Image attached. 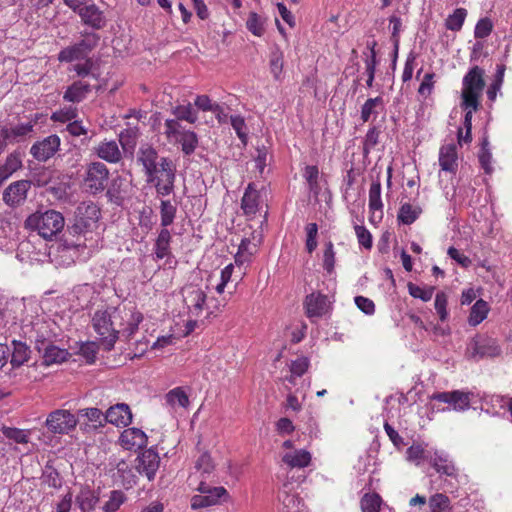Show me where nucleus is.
Wrapping results in <instances>:
<instances>
[{
    "instance_id": "32",
    "label": "nucleus",
    "mask_w": 512,
    "mask_h": 512,
    "mask_svg": "<svg viewBox=\"0 0 512 512\" xmlns=\"http://www.w3.org/2000/svg\"><path fill=\"white\" fill-rule=\"evenodd\" d=\"M490 307L483 299L477 300L471 308L470 315L468 317V323L470 326H477L483 320L486 319L489 313Z\"/></svg>"
},
{
    "instance_id": "64",
    "label": "nucleus",
    "mask_w": 512,
    "mask_h": 512,
    "mask_svg": "<svg viewBox=\"0 0 512 512\" xmlns=\"http://www.w3.org/2000/svg\"><path fill=\"white\" fill-rule=\"evenodd\" d=\"M354 228L359 244L366 249H370L372 247L371 233L365 228V226H354Z\"/></svg>"
},
{
    "instance_id": "34",
    "label": "nucleus",
    "mask_w": 512,
    "mask_h": 512,
    "mask_svg": "<svg viewBox=\"0 0 512 512\" xmlns=\"http://www.w3.org/2000/svg\"><path fill=\"white\" fill-rule=\"evenodd\" d=\"M253 241L256 242L252 243V241L249 238L242 239L239 245L238 253L235 256L236 263H242L243 260H247V257L253 255L256 252V248L261 241V232L258 235V239H256L255 236L253 237Z\"/></svg>"
},
{
    "instance_id": "44",
    "label": "nucleus",
    "mask_w": 512,
    "mask_h": 512,
    "mask_svg": "<svg viewBox=\"0 0 512 512\" xmlns=\"http://www.w3.org/2000/svg\"><path fill=\"white\" fill-rule=\"evenodd\" d=\"M429 507L431 512H451L449 498L441 493L435 494L429 499Z\"/></svg>"
},
{
    "instance_id": "56",
    "label": "nucleus",
    "mask_w": 512,
    "mask_h": 512,
    "mask_svg": "<svg viewBox=\"0 0 512 512\" xmlns=\"http://www.w3.org/2000/svg\"><path fill=\"white\" fill-rule=\"evenodd\" d=\"M246 27L255 36H262L264 33L263 22L255 12H251L249 14Z\"/></svg>"
},
{
    "instance_id": "42",
    "label": "nucleus",
    "mask_w": 512,
    "mask_h": 512,
    "mask_svg": "<svg viewBox=\"0 0 512 512\" xmlns=\"http://www.w3.org/2000/svg\"><path fill=\"white\" fill-rule=\"evenodd\" d=\"M381 504L382 499L376 493H367L360 501L362 512H379Z\"/></svg>"
},
{
    "instance_id": "51",
    "label": "nucleus",
    "mask_w": 512,
    "mask_h": 512,
    "mask_svg": "<svg viewBox=\"0 0 512 512\" xmlns=\"http://www.w3.org/2000/svg\"><path fill=\"white\" fill-rule=\"evenodd\" d=\"M43 483L52 488H60L62 486V480L58 471L52 466H46L43 475Z\"/></svg>"
},
{
    "instance_id": "59",
    "label": "nucleus",
    "mask_w": 512,
    "mask_h": 512,
    "mask_svg": "<svg viewBox=\"0 0 512 512\" xmlns=\"http://www.w3.org/2000/svg\"><path fill=\"white\" fill-rule=\"evenodd\" d=\"M195 468L202 474H210L214 470V464L211 456L208 453H203L199 456L195 463Z\"/></svg>"
},
{
    "instance_id": "25",
    "label": "nucleus",
    "mask_w": 512,
    "mask_h": 512,
    "mask_svg": "<svg viewBox=\"0 0 512 512\" xmlns=\"http://www.w3.org/2000/svg\"><path fill=\"white\" fill-rule=\"evenodd\" d=\"M78 224L96 223L100 218V209L93 202H82L75 211Z\"/></svg>"
},
{
    "instance_id": "16",
    "label": "nucleus",
    "mask_w": 512,
    "mask_h": 512,
    "mask_svg": "<svg viewBox=\"0 0 512 512\" xmlns=\"http://www.w3.org/2000/svg\"><path fill=\"white\" fill-rule=\"evenodd\" d=\"M64 221L61 212L41 206L28 216L24 224H64Z\"/></svg>"
},
{
    "instance_id": "58",
    "label": "nucleus",
    "mask_w": 512,
    "mask_h": 512,
    "mask_svg": "<svg viewBox=\"0 0 512 512\" xmlns=\"http://www.w3.org/2000/svg\"><path fill=\"white\" fill-rule=\"evenodd\" d=\"M5 437L16 443L25 444L28 442V434L25 430L18 428L4 427L2 430Z\"/></svg>"
},
{
    "instance_id": "19",
    "label": "nucleus",
    "mask_w": 512,
    "mask_h": 512,
    "mask_svg": "<svg viewBox=\"0 0 512 512\" xmlns=\"http://www.w3.org/2000/svg\"><path fill=\"white\" fill-rule=\"evenodd\" d=\"M38 352L42 355L43 363L46 366L61 364L70 356L67 349L60 348L54 342L41 348Z\"/></svg>"
},
{
    "instance_id": "41",
    "label": "nucleus",
    "mask_w": 512,
    "mask_h": 512,
    "mask_svg": "<svg viewBox=\"0 0 512 512\" xmlns=\"http://www.w3.org/2000/svg\"><path fill=\"white\" fill-rule=\"evenodd\" d=\"M381 130L377 126H372L368 129L363 140V155L367 156L371 150L379 143Z\"/></svg>"
},
{
    "instance_id": "45",
    "label": "nucleus",
    "mask_w": 512,
    "mask_h": 512,
    "mask_svg": "<svg viewBox=\"0 0 512 512\" xmlns=\"http://www.w3.org/2000/svg\"><path fill=\"white\" fill-rule=\"evenodd\" d=\"M309 367V360L306 357H298L296 360L291 362L290 372L291 376L287 380L295 384V377H301Z\"/></svg>"
},
{
    "instance_id": "15",
    "label": "nucleus",
    "mask_w": 512,
    "mask_h": 512,
    "mask_svg": "<svg viewBox=\"0 0 512 512\" xmlns=\"http://www.w3.org/2000/svg\"><path fill=\"white\" fill-rule=\"evenodd\" d=\"M438 162L441 171L456 174L458 170V153L455 143L443 144L439 149Z\"/></svg>"
},
{
    "instance_id": "5",
    "label": "nucleus",
    "mask_w": 512,
    "mask_h": 512,
    "mask_svg": "<svg viewBox=\"0 0 512 512\" xmlns=\"http://www.w3.org/2000/svg\"><path fill=\"white\" fill-rule=\"evenodd\" d=\"M175 168L173 162L165 157L160 158L159 165L151 176H147V182L153 184L158 194L169 195L174 187Z\"/></svg>"
},
{
    "instance_id": "57",
    "label": "nucleus",
    "mask_w": 512,
    "mask_h": 512,
    "mask_svg": "<svg viewBox=\"0 0 512 512\" xmlns=\"http://www.w3.org/2000/svg\"><path fill=\"white\" fill-rule=\"evenodd\" d=\"M124 500V493L118 490H114L111 492L109 500L105 503L103 509L105 512H115L124 502Z\"/></svg>"
},
{
    "instance_id": "39",
    "label": "nucleus",
    "mask_w": 512,
    "mask_h": 512,
    "mask_svg": "<svg viewBox=\"0 0 512 512\" xmlns=\"http://www.w3.org/2000/svg\"><path fill=\"white\" fill-rule=\"evenodd\" d=\"M467 16L465 8H457L445 20V27L451 31H460L463 27L464 21Z\"/></svg>"
},
{
    "instance_id": "43",
    "label": "nucleus",
    "mask_w": 512,
    "mask_h": 512,
    "mask_svg": "<svg viewBox=\"0 0 512 512\" xmlns=\"http://www.w3.org/2000/svg\"><path fill=\"white\" fill-rule=\"evenodd\" d=\"M230 123L242 144L246 145L248 142V131L244 117L241 115H231Z\"/></svg>"
},
{
    "instance_id": "29",
    "label": "nucleus",
    "mask_w": 512,
    "mask_h": 512,
    "mask_svg": "<svg viewBox=\"0 0 512 512\" xmlns=\"http://www.w3.org/2000/svg\"><path fill=\"white\" fill-rule=\"evenodd\" d=\"M171 234L167 229H162L155 242V255L158 259L166 258V262L169 263L171 258L170 251Z\"/></svg>"
},
{
    "instance_id": "50",
    "label": "nucleus",
    "mask_w": 512,
    "mask_h": 512,
    "mask_svg": "<svg viewBox=\"0 0 512 512\" xmlns=\"http://www.w3.org/2000/svg\"><path fill=\"white\" fill-rule=\"evenodd\" d=\"M389 22H390V25L392 26L391 39L394 43V48H395L394 60H393V65L395 66L397 55H398L399 33H400V30L402 27V21H401V18L398 17L397 15H391L389 18Z\"/></svg>"
},
{
    "instance_id": "13",
    "label": "nucleus",
    "mask_w": 512,
    "mask_h": 512,
    "mask_svg": "<svg viewBox=\"0 0 512 512\" xmlns=\"http://www.w3.org/2000/svg\"><path fill=\"white\" fill-rule=\"evenodd\" d=\"M135 462V468L140 474L145 475L148 480L154 479L160 462L159 455L154 449L149 448L142 451Z\"/></svg>"
},
{
    "instance_id": "12",
    "label": "nucleus",
    "mask_w": 512,
    "mask_h": 512,
    "mask_svg": "<svg viewBox=\"0 0 512 512\" xmlns=\"http://www.w3.org/2000/svg\"><path fill=\"white\" fill-rule=\"evenodd\" d=\"M31 182L22 179L10 183L3 191V201L9 207L21 206L27 199Z\"/></svg>"
},
{
    "instance_id": "9",
    "label": "nucleus",
    "mask_w": 512,
    "mask_h": 512,
    "mask_svg": "<svg viewBox=\"0 0 512 512\" xmlns=\"http://www.w3.org/2000/svg\"><path fill=\"white\" fill-rule=\"evenodd\" d=\"M78 420L69 410L57 409L48 414L45 426L53 434H67L77 426Z\"/></svg>"
},
{
    "instance_id": "21",
    "label": "nucleus",
    "mask_w": 512,
    "mask_h": 512,
    "mask_svg": "<svg viewBox=\"0 0 512 512\" xmlns=\"http://www.w3.org/2000/svg\"><path fill=\"white\" fill-rule=\"evenodd\" d=\"M23 167V153L20 151H13L10 153L0 166V184L11 177L15 172Z\"/></svg>"
},
{
    "instance_id": "7",
    "label": "nucleus",
    "mask_w": 512,
    "mask_h": 512,
    "mask_svg": "<svg viewBox=\"0 0 512 512\" xmlns=\"http://www.w3.org/2000/svg\"><path fill=\"white\" fill-rule=\"evenodd\" d=\"M180 293L182 296V301L190 317H199L205 309H208L206 304V293L198 285H185L181 289Z\"/></svg>"
},
{
    "instance_id": "28",
    "label": "nucleus",
    "mask_w": 512,
    "mask_h": 512,
    "mask_svg": "<svg viewBox=\"0 0 512 512\" xmlns=\"http://www.w3.org/2000/svg\"><path fill=\"white\" fill-rule=\"evenodd\" d=\"M384 100L381 96L368 98L361 107V120L368 122L372 116L377 117L384 110Z\"/></svg>"
},
{
    "instance_id": "55",
    "label": "nucleus",
    "mask_w": 512,
    "mask_h": 512,
    "mask_svg": "<svg viewBox=\"0 0 512 512\" xmlns=\"http://www.w3.org/2000/svg\"><path fill=\"white\" fill-rule=\"evenodd\" d=\"M409 294L414 298H419L422 301H430L434 293V287L421 288L413 283L408 284Z\"/></svg>"
},
{
    "instance_id": "62",
    "label": "nucleus",
    "mask_w": 512,
    "mask_h": 512,
    "mask_svg": "<svg viewBox=\"0 0 512 512\" xmlns=\"http://www.w3.org/2000/svg\"><path fill=\"white\" fill-rule=\"evenodd\" d=\"M194 105L202 111L216 112L219 110V104L213 103L207 95H198L195 98Z\"/></svg>"
},
{
    "instance_id": "17",
    "label": "nucleus",
    "mask_w": 512,
    "mask_h": 512,
    "mask_svg": "<svg viewBox=\"0 0 512 512\" xmlns=\"http://www.w3.org/2000/svg\"><path fill=\"white\" fill-rule=\"evenodd\" d=\"M260 193L254 183H249L242 197L241 207L247 220H253V216L259 211Z\"/></svg>"
},
{
    "instance_id": "38",
    "label": "nucleus",
    "mask_w": 512,
    "mask_h": 512,
    "mask_svg": "<svg viewBox=\"0 0 512 512\" xmlns=\"http://www.w3.org/2000/svg\"><path fill=\"white\" fill-rule=\"evenodd\" d=\"M166 402L171 407H182L187 408L189 406V398L188 395L185 393V391L181 387H176L172 390H170L166 394Z\"/></svg>"
},
{
    "instance_id": "23",
    "label": "nucleus",
    "mask_w": 512,
    "mask_h": 512,
    "mask_svg": "<svg viewBox=\"0 0 512 512\" xmlns=\"http://www.w3.org/2000/svg\"><path fill=\"white\" fill-rule=\"evenodd\" d=\"M305 309L307 317L319 318L327 311L326 297L320 294H310L305 299Z\"/></svg>"
},
{
    "instance_id": "35",
    "label": "nucleus",
    "mask_w": 512,
    "mask_h": 512,
    "mask_svg": "<svg viewBox=\"0 0 512 512\" xmlns=\"http://www.w3.org/2000/svg\"><path fill=\"white\" fill-rule=\"evenodd\" d=\"M13 352L11 356V364L13 367H19L27 362L30 358V348L21 341H13Z\"/></svg>"
},
{
    "instance_id": "11",
    "label": "nucleus",
    "mask_w": 512,
    "mask_h": 512,
    "mask_svg": "<svg viewBox=\"0 0 512 512\" xmlns=\"http://www.w3.org/2000/svg\"><path fill=\"white\" fill-rule=\"evenodd\" d=\"M60 144V138L52 134L36 141L30 148V154L38 162H46L56 154Z\"/></svg>"
},
{
    "instance_id": "14",
    "label": "nucleus",
    "mask_w": 512,
    "mask_h": 512,
    "mask_svg": "<svg viewBox=\"0 0 512 512\" xmlns=\"http://www.w3.org/2000/svg\"><path fill=\"white\" fill-rule=\"evenodd\" d=\"M369 221L370 224H379L383 219V203L381 199V183L373 181L369 189Z\"/></svg>"
},
{
    "instance_id": "61",
    "label": "nucleus",
    "mask_w": 512,
    "mask_h": 512,
    "mask_svg": "<svg viewBox=\"0 0 512 512\" xmlns=\"http://www.w3.org/2000/svg\"><path fill=\"white\" fill-rule=\"evenodd\" d=\"M435 310L441 321H445L448 316L447 312V296L444 292H438L435 296Z\"/></svg>"
},
{
    "instance_id": "8",
    "label": "nucleus",
    "mask_w": 512,
    "mask_h": 512,
    "mask_svg": "<svg viewBox=\"0 0 512 512\" xmlns=\"http://www.w3.org/2000/svg\"><path fill=\"white\" fill-rule=\"evenodd\" d=\"M472 393L461 390L437 392L430 396L432 401L448 404L446 408H438L437 411L454 410L463 412L470 408Z\"/></svg>"
},
{
    "instance_id": "54",
    "label": "nucleus",
    "mask_w": 512,
    "mask_h": 512,
    "mask_svg": "<svg viewBox=\"0 0 512 512\" xmlns=\"http://www.w3.org/2000/svg\"><path fill=\"white\" fill-rule=\"evenodd\" d=\"M493 30L492 21L485 17L478 20L474 28V37L477 39H484L488 37Z\"/></svg>"
},
{
    "instance_id": "33",
    "label": "nucleus",
    "mask_w": 512,
    "mask_h": 512,
    "mask_svg": "<svg viewBox=\"0 0 512 512\" xmlns=\"http://www.w3.org/2000/svg\"><path fill=\"white\" fill-rule=\"evenodd\" d=\"M319 174V169L316 165H307L304 168L303 177L306 180L310 193L314 197H317L321 191Z\"/></svg>"
},
{
    "instance_id": "48",
    "label": "nucleus",
    "mask_w": 512,
    "mask_h": 512,
    "mask_svg": "<svg viewBox=\"0 0 512 512\" xmlns=\"http://www.w3.org/2000/svg\"><path fill=\"white\" fill-rule=\"evenodd\" d=\"M79 415L86 417L94 427L103 426L105 421V415L98 408H85L79 410Z\"/></svg>"
},
{
    "instance_id": "49",
    "label": "nucleus",
    "mask_w": 512,
    "mask_h": 512,
    "mask_svg": "<svg viewBox=\"0 0 512 512\" xmlns=\"http://www.w3.org/2000/svg\"><path fill=\"white\" fill-rule=\"evenodd\" d=\"M15 232L12 226H0V250H10L15 245Z\"/></svg>"
},
{
    "instance_id": "3",
    "label": "nucleus",
    "mask_w": 512,
    "mask_h": 512,
    "mask_svg": "<svg viewBox=\"0 0 512 512\" xmlns=\"http://www.w3.org/2000/svg\"><path fill=\"white\" fill-rule=\"evenodd\" d=\"M484 75V69L475 65L469 69L462 80V100L473 109H478L480 106V98L485 87Z\"/></svg>"
},
{
    "instance_id": "31",
    "label": "nucleus",
    "mask_w": 512,
    "mask_h": 512,
    "mask_svg": "<svg viewBox=\"0 0 512 512\" xmlns=\"http://www.w3.org/2000/svg\"><path fill=\"white\" fill-rule=\"evenodd\" d=\"M282 460L291 468H304L310 464L311 455L306 450H296L285 454Z\"/></svg>"
},
{
    "instance_id": "53",
    "label": "nucleus",
    "mask_w": 512,
    "mask_h": 512,
    "mask_svg": "<svg viewBox=\"0 0 512 512\" xmlns=\"http://www.w3.org/2000/svg\"><path fill=\"white\" fill-rule=\"evenodd\" d=\"M148 437L141 429L130 428V450L135 448L136 450L146 447Z\"/></svg>"
},
{
    "instance_id": "27",
    "label": "nucleus",
    "mask_w": 512,
    "mask_h": 512,
    "mask_svg": "<svg viewBox=\"0 0 512 512\" xmlns=\"http://www.w3.org/2000/svg\"><path fill=\"white\" fill-rule=\"evenodd\" d=\"M157 159V152L152 147L147 146L139 150L137 161L143 165L146 176H151L155 172L159 165Z\"/></svg>"
},
{
    "instance_id": "18",
    "label": "nucleus",
    "mask_w": 512,
    "mask_h": 512,
    "mask_svg": "<svg viewBox=\"0 0 512 512\" xmlns=\"http://www.w3.org/2000/svg\"><path fill=\"white\" fill-rule=\"evenodd\" d=\"M75 12H78L82 21L94 29H101L105 26L106 20L99 8L94 5H84Z\"/></svg>"
},
{
    "instance_id": "40",
    "label": "nucleus",
    "mask_w": 512,
    "mask_h": 512,
    "mask_svg": "<svg viewBox=\"0 0 512 512\" xmlns=\"http://www.w3.org/2000/svg\"><path fill=\"white\" fill-rule=\"evenodd\" d=\"M31 229V233L42 237L47 241H57L59 235L62 233V228L65 226H28Z\"/></svg>"
},
{
    "instance_id": "46",
    "label": "nucleus",
    "mask_w": 512,
    "mask_h": 512,
    "mask_svg": "<svg viewBox=\"0 0 512 512\" xmlns=\"http://www.w3.org/2000/svg\"><path fill=\"white\" fill-rule=\"evenodd\" d=\"M77 116L78 109L73 106H68L54 112L51 116V119L55 122L65 123L76 120Z\"/></svg>"
},
{
    "instance_id": "10",
    "label": "nucleus",
    "mask_w": 512,
    "mask_h": 512,
    "mask_svg": "<svg viewBox=\"0 0 512 512\" xmlns=\"http://www.w3.org/2000/svg\"><path fill=\"white\" fill-rule=\"evenodd\" d=\"M27 333L30 341L34 343V347L37 351L46 345L53 343L54 338L56 337L55 333L51 329V324L40 319L31 323L30 330Z\"/></svg>"
},
{
    "instance_id": "30",
    "label": "nucleus",
    "mask_w": 512,
    "mask_h": 512,
    "mask_svg": "<svg viewBox=\"0 0 512 512\" xmlns=\"http://www.w3.org/2000/svg\"><path fill=\"white\" fill-rule=\"evenodd\" d=\"M430 463L438 473L450 477L456 476V468L445 454L435 452L430 459Z\"/></svg>"
},
{
    "instance_id": "24",
    "label": "nucleus",
    "mask_w": 512,
    "mask_h": 512,
    "mask_svg": "<svg viewBox=\"0 0 512 512\" xmlns=\"http://www.w3.org/2000/svg\"><path fill=\"white\" fill-rule=\"evenodd\" d=\"M105 421L120 428L126 427L128 425V404L117 403L111 406L105 414Z\"/></svg>"
},
{
    "instance_id": "1",
    "label": "nucleus",
    "mask_w": 512,
    "mask_h": 512,
    "mask_svg": "<svg viewBox=\"0 0 512 512\" xmlns=\"http://www.w3.org/2000/svg\"><path fill=\"white\" fill-rule=\"evenodd\" d=\"M84 226H66V229L62 228V233L59 235L58 240L51 246L57 255L56 259L61 258L58 261L59 265L69 266L74 263V256L76 255L77 249L84 246V239L82 237Z\"/></svg>"
},
{
    "instance_id": "20",
    "label": "nucleus",
    "mask_w": 512,
    "mask_h": 512,
    "mask_svg": "<svg viewBox=\"0 0 512 512\" xmlns=\"http://www.w3.org/2000/svg\"><path fill=\"white\" fill-rule=\"evenodd\" d=\"M92 87L83 80L74 81L69 85L63 94V99L71 103H79L83 101L91 92Z\"/></svg>"
},
{
    "instance_id": "37",
    "label": "nucleus",
    "mask_w": 512,
    "mask_h": 512,
    "mask_svg": "<svg viewBox=\"0 0 512 512\" xmlns=\"http://www.w3.org/2000/svg\"><path fill=\"white\" fill-rule=\"evenodd\" d=\"M172 114L177 120L186 121L190 124H194L198 120L197 111L191 103L177 105L172 109Z\"/></svg>"
},
{
    "instance_id": "52",
    "label": "nucleus",
    "mask_w": 512,
    "mask_h": 512,
    "mask_svg": "<svg viewBox=\"0 0 512 512\" xmlns=\"http://www.w3.org/2000/svg\"><path fill=\"white\" fill-rule=\"evenodd\" d=\"M97 500L98 499L90 491H81L76 498V502L83 512H90L94 508Z\"/></svg>"
},
{
    "instance_id": "26",
    "label": "nucleus",
    "mask_w": 512,
    "mask_h": 512,
    "mask_svg": "<svg viewBox=\"0 0 512 512\" xmlns=\"http://www.w3.org/2000/svg\"><path fill=\"white\" fill-rule=\"evenodd\" d=\"M421 206L416 202H403L399 208L397 219L399 224H412L422 214Z\"/></svg>"
},
{
    "instance_id": "36",
    "label": "nucleus",
    "mask_w": 512,
    "mask_h": 512,
    "mask_svg": "<svg viewBox=\"0 0 512 512\" xmlns=\"http://www.w3.org/2000/svg\"><path fill=\"white\" fill-rule=\"evenodd\" d=\"M175 142L181 144L182 151L185 155H191L198 146V136L194 131L185 130L176 138Z\"/></svg>"
},
{
    "instance_id": "60",
    "label": "nucleus",
    "mask_w": 512,
    "mask_h": 512,
    "mask_svg": "<svg viewBox=\"0 0 512 512\" xmlns=\"http://www.w3.org/2000/svg\"><path fill=\"white\" fill-rule=\"evenodd\" d=\"M48 190L56 199L65 200L69 195L70 183L57 182L50 186Z\"/></svg>"
},
{
    "instance_id": "6",
    "label": "nucleus",
    "mask_w": 512,
    "mask_h": 512,
    "mask_svg": "<svg viewBox=\"0 0 512 512\" xmlns=\"http://www.w3.org/2000/svg\"><path fill=\"white\" fill-rule=\"evenodd\" d=\"M109 170L107 166L98 161L90 162L85 166L82 185L92 194L102 192L108 184Z\"/></svg>"
},
{
    "instance_id": "22",
    "label": "nucleus",
    "mask_w": 512,
    "mask_h": 512,
    "mask_svg": "<svg viewBox=\"0 0 512 512\" xmlns=\"http://www.w3.org/2000/svg\"><path fill=\"white\" fill-rule=\"evenodd\" d=\"M94 152L99 158L109 163H117L122 158L118 144L114 140L99 143L94 147Z\"/></svg>"
},
{
    "instance_id": "2",
    "label": "nucleus",
    "mask_w": 512,
    "mask_h": 512,
    "mask_svg": "<svg viewBox=\"0 0 512 512\" xmlns=\"http://www.w3.org/2000/svg\"><path fill=\"white\" fill-rule=\"evenodd\" d=\"M116 317L117 310L113 307L97 309L92 317V327L107 349L113 347L118 337L114 322Z\"/></svg>"
},
{
    "instance_id": "63",
    "label": "nucleus",
    "mask_w": 512,
    "mask_h": 512,
    "mask_svg": "<svg viewBox=\"0 0 512 512\" xmlns=\"http://www.w3.org/2000/svg\"><path fill=\"white\" fill-rule=\"evenodd\" d=\"M79 352L86 359L87 363L91 364L96 358L98 347L94 342H87L81 345Z\"/></svg>"
},
{
    "instance_id": "4",
    "label": "nucleus",
    "mask_w": 512,
    "mask_h": 512,
    "mask_svg": "<svg viewBox=\"0 0 512 512\" xmlns=\"http://www.w3.org/2000/svg\"><path fill=\"white\" fill-rule=\"evenodd\" d=\"M83 38L68 47L62 49L58 54L60 62H73L86 59L88 54L97 47L100 36L94 32L83 33Z\"/></svg>"
},
{
    "instance_id": "47",
    "label": "nucleus",
    "mask_w": 512,
    "mask_h": 512,
    "mask_svg": "<svg viewBox=\"0 0 512 512\" xmlns=\"http://www.w3.org/2000/svg\"><path fill=\"white\" fill-rule=\"evenodd\" d=\"M165 130L164 134L168 140L174 141L178 138L184 131L182 125L180 124V120L175 119H167L165 121Z\"/></svg>"
}]
</instances>
